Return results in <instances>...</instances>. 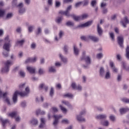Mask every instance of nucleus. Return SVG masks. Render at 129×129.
Returning a JSON list of instances; mask_svg holds the SVG:
<instances>
[{
    "mask_svg": "<svg viewBox=\"0 0 129 129\" xmlns=\"http://www.w3.org/2000/svg\"><path fill=\"white\" fill-rule=\"evenodd\" d=\"M89 40H91V41H93V42H98L99 41V38L98 37H97L96 36L92 35H88Z\"/></svg>",
    "mask_w": 129,
    "mask_h": 129,
    "instance_id": "obj_13",
    "label": "nucleus"
},
{
    "mask_svg": "<svg viewBox=\"0 0 129 129\" xmlns=\"http://www.w3.org/2000/svg\"><path fill=\"white\" fill-rule=\"evenodd\" d=\"M117 41L119 46H120V47H123V37L122 36H118Z\"/></svg>",
    "mask_w": 129,
    "mask_h": 129,
    "instance_id": "obj_15",
    "label": "nucleus"
},
{
    "mask_svg": "<svg viewBox=\"0 0 129 129\" xmlns=\"http://www.w3.org/2000/svg\"><path fill=\"white\" fill-rule=\"evenodd\" d=\"M109 34L112 41H114V33L113 32H110Z\"/></svg>",
    "mask_w": 129,
    "mask_h": 129,
    "instance_id": "obj_43",
    "label": "nucleus"
},
{
    "mask_svg": "<svg viewBox=\"0 0 129 129\" xmlns=\"http://www.w3.org/2000/svg\"><path fill=\"white\" fill-rule=\"evenodd\" d=\"M40 121L41 123L39 126V128L43 129L46 126V120H45V118H41Z\"/></svg>",
    "mask_w": 129,
    "mask_h": 129,
    "instance_id": "obj_11",
    "label": "nucleus"
},
{
    "mask_svg": "<svg viewBox=\"0 0 129 129\" xmlns=\"http://www.w3.org/2000/svg\"><path fill=\"white\" fill-rule=\"evenodd\" d=\"M107 117L106 114H99L96 116L97 119H105Z\"/></svg>",
    "mask_w": 129,
    "mask_h": 129,
    "instance_id": "obj_23",
    "label": "nucleus"
},
{
    "mask_svg": "<svg viewBox=\"0 0 129 129\" xmlns=\"http://www.w3.org/2000/svg\"><path fill=\"white\" fill-rule=\"evenodd\" d=\"M97 32L99 36H101L102 35V33H103V31H102V29H101V27L99 26V24H98L97 25Z\"/></svg>",
    "mask_w": 129,
    "mask_h": 129,
    "instance_id": "obj_25",
    "label": "nucleus"
},
{
    "mask_svg": "<svg viewBox=\"0 0 129 129\" xmlns=\"http://www.w3.org/2000/svg\"><path fill=\"white\" fill-rule=\"evenodd\" d=\"M67 26H69L70 27H73L74 26V23L71 22V21H69L67 22L66 23Z\"/></svg>",
    "mask_w": 129,
    "mask_h": 129,
    "instance_id": "obj_49",
    "label": "nucleus"
},
{
    "mask_svg": "<svg viewBox=\"0 0 129 129\" xmlns=\"http://www.w3.org/2000/svg\"><path fill=\"white\" fill-rule=\"evenodd\" d=\"M1 121L2 122V125H3V126H5V124H6V123H8V122H9V120L8 119H3V118H1Z\"/></svg>",
    "mask_w": 129,
    "mask_h": 129,
    "instance_id": "obj_34",
    "label": "nucleus"
},
{
    "mask_svg": "<svg viewBox=\"0 0 129 129\" xmlns=\"http://www.w3.org/2000/svg\"><path fill=\"white\" fill-rule=\"evenodd\" d=\"M96 4H97V2L96 1V0H93L91 3V5L92 6V7H93V8H94V7L96 6Z\"/></svg>",
    "mask_w": 129,
    "mask_h": 129,
    "instance_id": "obj_41",
    "label": "nucleus"
},
{
    "mask_svg": "<svg viewBox=\"0 0 129 129\" xmlns=\"http://www.w3.org/2000/svg\"><path fill=\"white\" fill-rule=\"evenodd\" d=\"M11 117H15L16 121L20 122L21 121V117L19 116L18 112H12L8 114Z\"/></svg>",
    "mask_w": 129,
    "mask_h": 129,
    "instance_id": "obj_6",
    "label": "nucleus"
},
{
    "mask_svg": "<svg viewBox=\"0 0 129 129\" xmlns=\"http://www.w3.org/2000/svg\"><path fill=\"white\" fill-rule=\"evenodd\" d=\"M91 24H92V21H88L85 23L78 25L77 28H85L86 27H89V26H91Z\"/></svg>",
    "mask_w": 129,
    "mask_h": 129,
    "instance_id": "obj_10",
    "label": "nucleus"
},
{
    "mask_svg": "<svg viewBox=\"0 0 129 129\" xmlns=\"http://www.w3.org/2000/svg\"><path fill=\"white\" fill-rule=\"evenodd\" d=\"M101 123V124H102V125H104V126H108V125H109V121H108V120H107L102 121Z\"/></svg>",
    "mask_w": 129,
    "mask_h": 129,
    "instance_id": "obj_31",
    "label": "nucleus"
},
{
    "mask_svg": "<svg viewBox=\"0 0 129 129\" xmlns=\"http://www.w3.org/2000/svg\"><path fill=\"white\" fill-rule=\"evenodd\" d=\"M29 123L30 124H32V125H37L38 123H39V121H38V119L36 118H32L30 121Z\"/></svg>",
    "mask_w": 129,
    "mask_h": 129,
    "instance_id": "obj_17",
    "label": "nucleus"
},
{
    "mask_svg": "<svg viewBox=\"0 0 129 129\" xmlns=\"http://www.w3.org/2000/svg\"><path fill=\"white\" fill-rule=\"evenodd\" d=\"M120 24L124 28H126V25L129 24L128 18H127L126 16L124 17V18L121 20Z\"/></svg>",
    "mask_w": 129,
    "mask_h": 129,
    "instance_id": "obj_8",
    "label": "nucleus"
},
{
    "mask_svg": "<svg viewBox=\"0 0 129 129\" xmlns=\"http://www.w3.org/2000/svg\"><path fill=\"white\" fill-rule=\"evenodd\" d=\"M4 15H5V11L4 10L0 9V18L4 17Z\"/></svg>",
    "mask_w": 129,
    "mask_h": 129,
    "instance_id": "obj_56",
    "label": "nucleus"
},
{
    "mask_svg": "<svg viewBox=\"0 0 129 129\" xmlns=\"http://www.w3.org/2000/svg\"><path fill=\"white\" fill-rule=\"evenodd\" d=\"M38 73L39 75H43L45 73V71L43 69L40 68L38 70Z\"/></svg>",
    "mask_w": 129,
    "mask_h": 129,
    "instance_id": "obj_38",
    "label": "nucleus"
},
{
    "mask_svg": "<svg viewBox=\"0 0 129 129\" xmlns=\"http://www.w3.org/2000/svg\"><path fill=\"white\" fill-rule=\"evenodd\" d=\"M99 73L100 77H104V74H105V70H104V68L102 67H100L99 71Z\"/></svg>",
    "mask_w": 129,
    "mask_h": 129,
    "instance_id": "obj_19",
    "label": "nucleus"
},
{
    "mask_svg": "<svg viewBox=\"0 0 129 129\" xmlns=\"http://www.w3.org/2000/svg\"><path fill=\"white\" fill-rule=\"evenodd\" d=\"M36 114L37 115H38V114H41V115H44L46 114V112L45 111H42L41 109H38L36 110Z\"/></svg>",
    "mask_w": 129,
    "mask_h": 129,
    "instance_id": "obj_26",
    "label": "nucleus"
},
{
    "mask_svg": "<svg viewBox=\"0 0 129 129\" xmlns=\"http://www.w3.org/2000/svg\"><path fill=\"white\" fill-rule=\"evenodd\" d=\"M55 6L56 8H59V7L61 6V3H60L59 1H55Z\"/></svg>",
    "mask_w": 129,
    "mask_h": 129,
    "instance_id": "obj_54",
    "label": "nucleus"
},
{
    "mask_svg": "<svg viewBox=\"0 0 129 129\" xmlns=\"http://www.w3.org/2000/svg\"><path fill=\"white\" fill-rule=\"evenodd\" d=\"M36 47H37V44L35 43H32L31 45V48L33 50H35L36 49Z\"/></svg>",
    "mask_w": 129,
    "mask_h": 129,
    "instance_id": "obj_52",
    "label": "nucleus"
},
{
    "mask_svg": "<svg viewBox=\"0 0 129 129\" xmlns=\"http://www.w3.org/2000/svg\"><path fill=\"white\" fill-rule=\"evenodd\" d=\"M61 102H62V103L64 104V105H66L67 106L69 107V108H72V105L70 104V103H69V102H68L67 101H62Z\"/></svg>",
    "mask_w": 129,
    "mask_h": 129,
    "instance_id": "obj_29",
    "label": "nucleus"
},
{
    "mask_svg": "<svg viewBox=\"0 0 129 129\" xmlns=\"http://www.w3.org/2000/svg\"><path fill=\"white\" fill-rule=\"evenodd\" d=\"M122 67L123 68V69H124L125 70H126V71H128L129 72V67H126L125 66V63H124V62H122Z\"/></svg>",
    "mask_w": 129,
    "mask_h": 129,
    "instance_id": "obj_46",
    "label": "nucleus"
},
{
    "mask_svg": "<svg viewBox=\"0 0 129 129\" xmlns=\"http://www.w3.org/2000/svg\"><path fill=\"white\" fill-rule=\"evenodd\" d=\"M24 43H25V40L22 39L21 40L17 41L16 44L17 45L22 46V45H23V44H24Z\"/></svg>",
    "mask_w": 129,
    "mask_h": 129,
    "instance_id": "obj_35",
    "label": "nucleus"
},
{
    "mask_svg": "<svg viewBox=\"0 0 129 129\" xmlns=\"http://www.w3.org/2000/svg\"><path fill=\"white\" fill-rule=\"evenodd\" d=\"M82 4H83V6L84 7H86V6H88V4H89V1L88 0H84Z\"/></svg>",
    "mask_w": 129,
    "mask_h": 129,
    "instance_id": "obj_42",
    "label": "nucleus"
},
{
    "mask_svg": "<svg viewBox=\"0 0 129 129\" xmlns=\"http://www.w3.org/2000/svg\"><path fill=\"white\" fill-rule=\"evenodd\" d=\"M17 0H13L12 3V6L14 8L16 7L19 9V13L20 14H24L26 12V9L23 8L24 7V4L21 3L18 5H17L18 2H17Z\"/></svg>",
    "mask_w": 129,
    "mask_h": 129,
    "instance_id": "obj_3",
    "label": "nucleus"
},
{
    "mask_svg": "<svg viewBox=\"0 0 129 129\" xmlns=\"http://www.w3.org/2000/svg\"><path fill=\"white\" fill-rule=\"evenodd\" d=\"M110 66L112 68V71L114 73H117L118 70L116 68H115V66H114V63H113V62H110Z\"/></svg>",
    "mask_w": 129,
    "mask_h": 129,
    "instance_id": "obj_22",
    "label": "nucleus"
},
{
    "mask_svg": "<svg viewBox=\"0 0 129 129\" xmlns=\"http://www.w3.org/2000/svg\"><path fill=\"white\" fill-rule=\"evenodd\" d=\"M79 91H81L82 90V87L80 86V85H78L76 87V89Z\"/></svg>",
    "mask_w": 129,
    "mask_h": 129,
    "instance_id": "obj_61",
    "label": "nucleus"
},
{
    "mask_svg": "<svg viewBox=\"0 0 129 129\" xmlns=\"http://www.w3.org/2000/svg\"><path fill=\"white\" fill-rule=\"evenodd\" d=\"M19 75L21 77H25V76H26V74L25 73V72H24V71H20L19 72Z\"/></svg>",
    "mask_w": 129,
    "mask_h": 129,
    "instance_id": "obj_51",
    "label": "nucleus"
},
{
    "mask_svg": "<svg viewBox=\"0 0 129 129\" xmlns=\"http://www.w3.org/2000/svg\"><path fill=\"white\" fill-rule=\"evenodd\" d=\"M104 78L105 79H110L111 78V74L109 70H107L104 74Z\"/></svg>",
    "mask_w": 129,
    "mask_h": 129,
    "instance_id": "obj_18",
    "label": "nucleus"
},
{
    "mask_svg": "<svg viewBox=\"0 0 129 129\" xmlns=\"http://www.w3.org/2000/svg\"><path fill=\"white\" fill-rule=\"evenodd\" d=\"M82 4V2H80L76 3L75 5L76 8H79V7H80Z\"/></svg>",
    "mask_w": 129,
    "mask_h": 129,
    "instance_id": "obj_63",
    "label": "nucleus"
},
{
    "mask_svg": "<svg viewBox=\"0 0 129 129\" xmlns=\"http://www.w3.org/2000/svg\"><path fill=\"white\" fill-rule=\"evenodd\" d=\"M74 48V54L75 56H78L79 55V49L77 47L76 45L74 44L73 46Z\"/></svg>",
    "mask_w": 129,
    "mask_h": 129,
    "instance_id": "obj_20",
    "label": "nucleus"
},
{
    "mask_svg": "<svg viewBox=\"0 0 129 129\" xmlns=\"http://www.w3.org/2000/svg\"><path fill=\"white\" fill-rule=\"evenodd\" d=\"M59 107L63 113H66L67 112V109L65 107L62 106V105H59Z\"/></svg>",
    "mask_w": 129,
    "mask_h": 129,
    "instance_id": "obj_39",
    "label": "nucleus"
},
{
    "mask_svg": "<svg viewBox=\"0 0 129 129\" xmlns=\"http://www.w3.org/2000/svg\"><path fill=\"white\" fill-rule=\"evenodd\" d=\"M81 39L83 41H87L89 40V38H88V36L87 37L86 36H81Z\"/></svg>",
    "mask_w": 129,
    "mask_h": 129,
    "instance_id": "obj_40",
    "label": "nucleus"
},
{
    "mask_svg": "<svg viewBox=\"0 0 129 129\" xmlns=\"http://www.w3.org/2000/svg\"><path fill=\"white\" fill-rule=\"evenodd\" d=\"M49 94L50 96L54 95V88H51Z\"/></svg>",
    "mask_w": 129,
    "mask_h": 129,
    "instance_id": "obj_55",
    "label": "nucleus"
},
{
    "mask_svg": "<svg viewBox=\"0 0 129 129\" xmlns=\"http://www.w3.org/2000/svg\"><path fill=\"white\" fill-rule=\"evenodd\" d=\"M96 57L97 59H101L103 57V54L102 53H99L97 54Z\"/></svg>",
    "mask_w": 129,
    "mask_h": 129,
    "instance_id": "obj_48",
    "label": "nucleus"
},
{
    "mask_svg": "<svg viewBox=\"0 0 129 129\" xmlns=\"http://www.w3.org/2000/svg\"><path fill=\"white\" fill-rule=\"evenodd\" d=\"M64 97H69V98H73V95L70 93H67L64 95Z\"/></svg>",
    "mask_w": 129,
    "mask_h": 129,
    "instance_id": "obj_45",
    "label": "nucleus"
},
{
    "mask_svg": "<svg viewBox=\"0 0 129 129\" xmlns=\"http://www.w3.org/2000/svg\"><path fill=\"white\" fill-rule=\"evenodd\" d=\"M53 117H54L55 119L53 121V125H56L57 124L59 119L62 117V115H54Z\"/></svg>",
    "mask_w": 129,
    "mask_h": 129,
    "instance_id": "obj_12",
    "label": "nucleus"
},
{
    "mask_svg": "<svg viewBox=\"0 0 129 129\" xmlns=\"http://www.w3.org/2000/svg\"><path fill=\"white\" fill-rule=\"evenodd\" d=\"M29 93H30V88L29 87H27L25 88V92H20L19 93L18 91H16L13 96V101L14 103H17V101H18V94L20 95L22 97H24L25 96H28L29 95Z\"/></svg>",
    "mask_w": 129,
    "mask_h": 129,
    "instance_id": "obj_2",
    "label": "nucleus"
},
{
    "mask_svg": "<svg viewBox=\"0 0 129 129\" xmlns=\"http://www.w3.org/2000/svg\"><path fill=\"white\" fill-rule=\"evenodd\" d=\"M51 110L53 111V112H58V108H56L55 107H52Z\"/></svg>",
    "mask_w": 129,
    "mask_h": 129,
    "instance_id": "obj_60",
    "label": "nucleus"
},
{
    "mask_svg": "<svg viewBox=\"0 0 129 129\" xmlns=\"http://www.w3.org/2000/svg\"><path fill=\"white\" fill-rule=\"evenodd\" d=\"M59 58L61 59V61L63 62V63H67L68 61L67 59V58L64 57V56H63V55H62V54L61 53L59 54Z\"/></svg>",
    "mask_w": 129,
    "mask_h": 129,
    "instance_id": "obj_28",
    "label": "nucleus"
},
{
    "mask_svg": "<svg viewBox=\"0 0 129 129\" xmlns=\"http://www.w3.org/2000/svg\"><path fill=\"white\" fill-rule=\"evenodd\" d=\"M63 50L66 54H67V53H68V46L67 45H65L63 47Z\"/></svg>",
    "mask_w": 129,
    "mask_h": 129,
    "instance_id": "obj_59",
    "label": "nucleus"
},
{
    "mask_svg": "<svg viewBox=\"0 0 129 129\" xmlns=\"http://www.w3.org/2000/svg\"><path fill=\"white\" fill-rule=\"evenodd\" d=\"M28 31L30 33H32L33 32V30L34 29V26H30L28 27Z\"/></svg>",
    "mask_w": 129,
    "mask_h": 129,
    "instance_id": "obj_57",
    "label": "nucleus"
},
{
    "mask_svg": "<svg viewBox=\"0 0 129 129\" xmlns=\"http://www.w3.org/2000/svg\"><path fill=\"white\" fill-rule=\"evenodd\" d=\"M27 70L30 73V74H35L36 73V68L33 67H27Z\"/></svg>",
    "mask_w": 129,
    "mask_h": 129,
    "instance_id": "obj_14",
    "label": "nucleus"
},
{
    "mask_svg": "<svg viewBox=\"0 0 129 129\" xmlns=\"http://www.w3.org/2000/svg\"><path fill=\"white\" fill-rule=\"evenodd\" d=\"M96 109L97 110H98V111H103V108L101 107L97 106L96 107Z\"/></svg>",
    "mask_w": 129,
    "mask_h": 129,
    "instance_id": "obj_62",
    "label": "nucleus"
},
{
    "mask_svg": "<svg viewBox=\"0 0 129 129\" xmlns=\"http://www.w3.org/2000/svg\"><path fill=\"white\" fill-rule=\"evenodd\" d=\"M86 111L85 110L80 112V114L77 116V119L79 121H85V118H83L82 115L85 114Z\"/></svg>",
    "mask_w": 129,
    "mask_h": 129,
    "instance_id": "obj_9",
    "label": "nucleus"
},
{
    "mask_svg": "<svg viewBox=\"0 0 129 129\" xmlns=\"http://www.w3.org/2000/svg\"><path fill=\"white\" fill-rule=\"evenodd\" d=\"M3 97L4 101L7 102L8 105H11V102L10 99L8 97V92H5L3 94V92L0 89V98Z\"/></svg>",
    "mask_w": 129,
    "mask_h": 129,
    "instance_id": "obj_5",
    "label": "nucleus"
},
{
    "mask_svg": "<svg viewBox=\"0 0 129 129\" xmlns=\"http://www.w3.org/2000/svg\"><path fill=\"white\" fill-rule=\"evenodd\" d=\"M121 101L125 102V103H129V99L127 98H122L121 99Z\"/></svg>",
    "mask_w": 129,
    "mask_h": 129,
    "instance_id": "obj_44",
    "label": "nucleus"
},
{
    "mask_svg": "<svg viewBox=\"0 0 129 129\" xmlns=\"http://www.w3.org/2000/svg\"><path fill=\"white\" fill-rule=\"evenodd\" d=\"M72 87L73 89H76V87H77V86H76V84L75 83H72Z\"/></svg>",
    "mask_w": 129,
    "mask_h": 129,
    "instance_id": "obj_64",
    "label": "nucleus"
},
{
    "mask_svg": "<svg viewBox=\"0 0 129 129\" xmlns=\"http://www.w3.org/2000/svg\"><path fill=\"white\" fill-rule=\"evenodd\" d=\"M13 65V61L8 60L4 62V66L2 69L3 73H8L10 71V67Z\"/></svg>",
    "mask_w": 129,
    "mask_h": 129,
    "instance_id": "obj_4",
    "label": "nucleus"
},
{
    "mask_svg": "<svg viewBox=\"0 0 129 129\" xmlns=\"http://www.w3.org/2000/svg\"><path fill=\"white\" fill-rule=\"evenodd\" d=\"M120 113V114H124V113H126L127 112V111H129V108H121L119 109Z\"/></svg>",
    "mask_w": 129,
    "mask_h": 129,
    "instance_id": "obj_24",
    "label": "nucleus"
},
{
    "mask_svg": "<svg viewBox=\"0 0 129 129\" xmlns=\"http://www.w3.org/2000/svg\"><path fill=\"white\" fill-rule=\"evenodd\" d=\"M48 71L52 73H55V72H56V69L54 67H50L49 68Z\"/></svg>",
    "mask_w": 129,
    "mask_h": 129,
    "instance_id": "obj_32",
    "label": "nucleus"
},
{
    "mask_svg": "<svg viewBox=\"0 0 129 129\" xmlns=\"http://www.w3.org/2000/svg\"><path fill=\"white\" fill-rule=\"evenodd\" d=\"M40 89H44L45 91H48V86H46L45 84H41L39 86Z\"/></svg>",
    "mask_w": 129,
    "mask_h": 129,
    "instance_id": "obj_27",
    "label": "nucleus"
},
{
    "mask_svg": "<svg viewBox=\"0 0 129 129\" xmlns=\"http://www.w3.org/2000/svg\"><path fill=\"white\" fill-rule=\"evenodd\" d=\"M62 123H64L65 124H69V120L68 119H64L62 120L61 121Z\"/></svg>",
    "mask_w": 129,
    "mask_h": 129,
    "instance_id": "obj_50",
    "label": "nucleus"
},
{
    "mask_svg": "<svg viewBox=\"0 0 129 129\" xmlns=\"http://www.w3.org/2000/svg\"><path fill=\"white\" fill-rule=\"evenodd\" d=\"M71 9H72V6H69L66 11H60L59 14L64 15L66 17H70L71 15H70V12L71 11Z\"/></svg>",
    "mask_w": 129,
    "mask_h": 129,
    "instance_id": "obj_7",
    "label": "nucleus"
},
{
    "mask_svg": "<svg viewBox=\"0 0 129 129\" xmlns=\"http://www.w3.org/2000/svg\"><path fill=\"white\" fill-rule=\"evenodd\" d=\"M31 63H35V62H36V61H37L38 57L35 56L34 57L31 58Z\"/></svg>",
    "mask_w": 129,
    "mask_h": 129,
    "instance_id": "obj_58",
    "label": "nucleus"
},
{
    "mask_svg": "<svg viewBox=\"0 0 129 129\" xmlns=\"http://www.w3.org/2000/svg\"><path fill=\"white\" fill-rule=\"evenodd\" d=\"M63 20V17H57L56 20V23L57 24H60L61 22H62V20Z\"/></svg>",
    "mask_w": 129,
    "mask_h": 129,
    "instance_id": "obj_36",
    "label": "nucleus"
},
{
    "mask_svg": "<svg viewBox=\"0 0 129 129\" xmlns=\"http://www.w3.org/2000/svg\"><path fill=\"white\" fill-rule=\"evenodd\" d=\"M81 17V21H83V20H85L88 18V14H83Z\"/></svg>",
    "mask_w": 129,
    "mask_h": 129,
    "instance_id": "obj_33",
    "label": "nucleus"
},
{
    "mask_svg": "<svg viewBox=\"0 0 129 129\" xmlns=\"http://www.w3.org/2000/svg\"><path fill=\"white\" fill-rule=\"evenodd\" d=\"M82 60H85L87 65H90L91 63V60H90V57L89 56L83 57L82 58Z\"/></svg>",
    "mask_w": 129,
    "mask_h": 129,
    "instance_id": "obj_16",
    "label": "nucleus"
},
{
    "mask_svg": "<svg viewBox=\"0 0 129 129\" xmlns=\"http://www.w3.org/2000/svg\"><path fill=\"white\" fill-rule=\"evenodd\" d=\"M63 35H64V32H63L62 30H60L58 34L59 37L58 38L57 37V36H55L54 38L55 41H56L57 42H58V41H59V39H61V38H62V37H63Z\"/></svg>",
    "mask_w": 129,
    "mask_h": 129,
    "instance_id": "obj_21",
    "label": "nucleus"
},
{
    "mask_svg": "<svg viewBox=\"0 0 129 129\" xmlns=\"http://www.w3.org/2000/svg\"><path fill=\"white\" fill-rule=\"evenodd\" d=\"M71 17H72V18L75 20V21H81V18L80 16H76L74 15H71Z\"/></svg>",
    "mask_w": 129,
    "mask_h": 129,
    "instance_id": "obj_30",
    "label": "nucleus"
},
{
    "mask_svg": "<svg viewBox=\"0 0 129 129\" xmlns=\"http://www.w3.org/2000/svg\"><path fill=\"white\" fill-rule=\"evenodd\" d=\"M126 57L129 59V46H127L126 49Z\"/></svg>",
    "mask_w": 129,
    "mask_h": 129,
    "instance_id": "obj_47",
    "label": "nucleus"
},
{
    "mask_svg": "<svg viewBox=\"0 0 129 129\" xmlns=\"http://www.w3.org/2000/svg\"><path fill=\"white\" fill-rule=\"evenodd\" d=\"M13 16H14V15L13 14V13H8L7 16H6V19L7 20H10V19H12V18H13Z\"/></svg>",
    "mask_w": 129,
    "mask_h": 129,
    "instance_id": "obj_37",
    "label": "nucleus"
},
{
    "mask_svg": "<svg viewBox=\"0 0 129 129\" xmlns=\"http://www.w3.org/2000/svg\"><path fill=\"white\" fill-rule=\"evenodd\" d=\"M109 119L110 120H111V121H115V116L114 115H110L109 116Z\"/></svg>",
    "mask_w": 129,
    "mask_h": 129,
    "instance_id": "obj_53",
    "label": "nucleus"
},
{
    "mask_svg": "<svg viewBox=\"0 0 129 129\" xmlns=\"http://www.w3.org/2000/svg\"><path fill=\"white\" fill-rule=\"evenodd\" d=\"M12 47V44L11 43V40L9 36H7L5 38V43L3 45V49L6 50L3 52L4 57H9V52L11 50L10 48Z\"/></svg>",
    "mask_w": 129,
    "mask_h": 129,
    "instance_id": "obj_1",
    "label": "nucleus"
}]
</instances>
